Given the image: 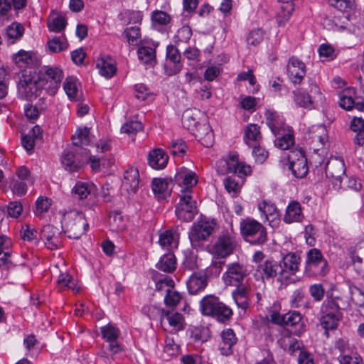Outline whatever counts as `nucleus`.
Returning a JSON list of instances; mask_svg holds the SVG:
<instances>
[{
    "label": "nucleus",
    "mask_w": 364,
    "mask_h": 364,
    "mask_svg": "<svg viewBox=\"0 0 364 364\" xmlns=\"http://www.w3.org/2000/svg\"><path fill=\"white\" fill-rule=\"evenodd\" d=\"M164 302L166 306H175L182 299L181 294L173 289H165Z\"/></svg>",
    "instance_id": "nucleus-53"
},
{
    "label": "nucleus",
    "mask_w": 364,
    "mask_h": 364,
    "mask_svg": "<svg viewBox=\"0 0 364 364\" xmlns=\"http://www.w3.org/2000/svg\"><path fill=\"white\" fill-rule=\"evenodd\" d=\"M178 241V235L172 230H166L159 236V242L163 247L171 249L177 247Z\"/></svg>",
    "instance_id": "nucleus-37"
},
{
    "label": "nucleus",
    "mask_w": 364,
    "mask_h": 364,
    "mask_svg": "<svg viewBox=\"0 0 364 364\" xmlns=\"http://www.w3.org/2000/svg\"><path fill=\"white\" fill-rule=\"evenodd\" d=\"M142 128L143 127L140 122L129 121L122 125L121 127V132L131 136L134 135L139 131H141Z\"/></svg>",
    "instance_id": "nucleus-57"
},
{
    "label": "nucleus",
    "mask_w": 364,
    "mask_h": 364,
    "mask_svg": "<svg viewBox=\"0 0 364 364\" xmlns=\"http://www.w3.org/2000/svg\"><path fill=\"white\" fill-rule=\"evenodd\" d=\"M58 285L62 287H67L72 289L73 291H77L78 289H75V283L74 279L67 272L61 273L58 279Z\"/></svg>",
    "instance_id": "nucleus-60"
},
{
    "label": "nucleus",
    "mask_w": 364,
    "mask_h": 364,
    "mask_svg": "<svg viewBox=\"0 0 364 364\" xmlns=\"http://www.w3.org/2000/svg\"><path fill=\"white\" fill-rule=\"evenodd\" d=\"M151 19L153 26L156 28L159 26H167L171 21V16L160 10L154 11L151 14Z\"/></svg>",
    "instance_id": "nucleus-43"
},
{
    "label": "nucleus",
    "mask_w": 364,
    "mask_h": 364,
    "mask_svg": "<svg viewBox=\"0 0 364 364\" xmlns=\"http://www.w3.org/2000/svg\"><path fill=\"white\" fill-rule=\"evenodd\" d=\"M139 171L136 168H130L125 171L124 176L123 186L128 192L135 193L139 186Z\"/></svg>",
    "instance_id": "nucleus-32"
},
{
    "label": "nucleus",
    "mask_w": 364,
    "mask_h": 364,
    "mask_svg": "<svg viewBox=\"0 0 364 364\" xmlns=\"http://www.w3.org/2000/svg\"><path fill=\"white\" fill-rule=\"evenodd\" d=\"M61 162L65 168L71 172L77 171L79 168L74 159L73 154L68 151H65L63 153Z\"/></svg>",
    "instance_id": "nucleus-50"
},
{
    "label": "nucleus",
    "mask_w": 364,
    "mask_h": 364,
    "mask_svg": "<svg viewBox=\"0 0 364 364\" xmlns=\"http://www.w3.org/2000/svg\"><path fill=\"white\" fill-rule=\"evenodd\" d=\"M287 73L290 80L294 84H300L306 75L305 64L299 58L292 57L287 65Z\"/></svg>",
    "instance_id": "nucleus-18"
},
{
    "label": "nucleus",
    "mask_w": 364,
    "mask_h": 364,
    "mask_svg": "<svg viewBox=\"0 0 364 364\" xmlns=\"http://www.w3.org/2000/svg\"><path fill=\"white\" fill-rule=\"evenodd\" d=\"M95 186L87 182H77L73 188V193L80 200L86 198L87 196L95 193Z\"/></svg>",
    "instance_id": "nucleus-38"
},
{
    "label": "nucleus",
    "mask_w": 364,
    "mask_h": 364,
    "mask_svg": "<svg viewBox=\"0 0 364 364\" xmlns=\"http://www.w3.org/2000/svg\"><path fill=\"white\" fill-rule=\"evenodd\" d=\"M306 267L314 274L321 276L325 275L328 271L326 260L316 248H312L307 252Z\"/></svg>",
    "instance_id": "nucleus-11"
},
{
    "label": "nucleus",
    "mask_w": 364,
    "mask_h": 364,
    "mask_svg": "<svg viewBox=\"0 0 364 364\" xmlns=\"http://www.w3.org/2000/svg\"><path fill=\"white\" fill-rule=\"evenodd\" d=\"M304 218L301 206L297 201H291L287 207L284 221L287 224L301 222Z\"/></svg>",
    "instance_id": "nucleus-28"
},
{
    "label": "nucleus",
    "mask_w": 364,
    "mask_h": 364,
    "mask_svg": "<svg viewBox=\"0 0 364 364\" xmlns=\"http://www.w3.org/2000/svg\"><path fill=\"white\" fill-rule=\"evenodd\" d=\"M44 73L47 83H48L47 92L50 95H54L59 89L63 78V71L58 67H45Z\"/></svg>",
    "instance_id": "nucleus-16"
},
{
    "label": "nucleus",
    "mask_w": 364,
    "mask_h": 364,
    "mask_svg": "<svg viewBox=\"0 0 364 364\" xmlns=\"http://www.w3.org/2000/svg\"><path fill=\"white\" fill-rule=\"evenodd\" d=\"M240 230L246 240L254 245H262L267 240L266 228L258 221L246 218L240 222Z\"/></svg>",
    "instance_id": "nucleus-4"
},
{
    "label": "nucleus",
    "mask_w": 364,
    "mask_h": 364,
    "mask_svg": "<svg viewBox=\"0 0 364 364\" xmlns=\"http://www.w3.org/2000/svg\"><path fill=\"white\" fill-rule=\"evenodd\" d=\"M305 293L302 289H296L290 297V304L291 307L299 308L303 305Z\"/></svg>",
    "instance_id": "nucleus-61"
},
{
    "label": "nucleus",
    "mask_w": 364,
    "mask_h": 364,
    "mask_svg": "<svg viewBox=\"0 0 364 364\" xmlns=\"http://www.w3.org/2000/svg\"><path fill=\"white\" fill-rule=\"evenodd\" d=\"M252 154L256 162L262 164L268 157V152L259 144L252 146Z\"/></svg>",
    "instance_id": "nucleus-62"
},
{
    "label": "nucleus",
    "mask_w": 364,
    "mask_h": 364,
    "mask_svg": "<svg viewBox=\"0 0 364 364\" xmlns=\"http://www.w3.org/2000/svg\"><path fill=\"white\" fill-rule=\"evenodd\" d=\"M37 236V231L34 228H31L29 225H26L23 227L21 237L23 240H27L33 242L35 245H38V240Z\"/></svg>",
    "instance_id": "nucleus-58"
},
{
    "label": "nucleus",
    "mask_w": 364,
    "mask_h": 364,
    "mask_svg": "<svg viewBox=\"0 0 364 364\" xmlns=\"http://www.w3.org/2000/svg\"><path fill=\"white\" fill-rule=\"evenodd\" d=\"M49 50L53 53H58L68 48V43L65 39L61 40L60 37H53L48 42Z\"/></svg>",
    "instance_id": "nucleus-54"
},
{
    "label": "nucleus",
    "mask_w": 364,
    "mask_h": 364,
    "mask_svg": "<svg viewBox=\"0 0 364 364\" xmlns=\"http://www.w3.org/2000/svg\"><path fill=\"white\" fill-rule=\"evenodd\" d=\"M264 116L267 126L274 135L280 134L281 132H285L287 126L277 112L268 109L265 112Z\"/></svg>",
    "instance_id": "nucleus-26"
},
{
    "label": "nucleus",
    "mask_w": 364,
    "mask_h": 364,
    "mask_svg": "<svg viewBox=\"0 0 364 364\" xmlns=\"http://www.w3.org/2000/svg\"><path fill=\"white\" fill-rule=\"evenodd\" d=\"M96 66L99 70L100 74L106 78L112 77L116 73V68L114 64L111 62H107L103 58L97 60Z\"/></svg>",
    "instance_id": "nucleus-45"
},
{
    "label": "nucleus",
    "mask_w": 364,
    "mask_h": 364,
    "mask_svg": "<svg viewBox=\"0 0 364 364\" xmlns=\"http://www.w3.org/2000/svg\"><path fill=\"white\" fill-rule=\"evenodd\" d=\"M310 134L313 141L318 142L321 145L325 144L327 141V130L323 124L313 126L310 129Z\"/></svg>",
    "instance_id": "nucleus-44"
},
{
    "label": "nucleus",
    "mask_w": 364,
    "mask_h": 364,
    "mask_svg": "<svg viewBox=\"0 0 364 364\" xmlns=\"http://www.w3.org/2000/svg\"><path fill=\"white\" fill-rule=\"evenodd\" d=\"M5 209H6L7 213L10 217L16 218L21 215L23 210V207L20 202L12 201L10 202L6 207H4L1 210L4 213Z\"/></svg>",
    "instance_id": "nucleus-59"
},
{
    "label": "nucleus",
    "mask_w": 364,
    "mask_h": 364,
    "mask_svg": "<svg viewBox=\"0 0 364 364\" xmlns=\"http://www.w3.org/2000/svg\"><path fill=\"white\" fill-rule=\"evenodd\" d=\"M326 175L332 179L335 185L341 184L346 173L343 160L340 157H331L326 165Z\"/></svg>",
    "instance_id": "nucleus-13"
},
{
    "label": "nucleus",
    "mask_w": 364,
    "mask_h": 364,
    "mask_svg": "<svg viewBox=\"0 0 364 364\" xmlns=\"http://www.w3.org/2000/svg\"><path fill=\"white\" fill-rule=\"evenodd\" d=\"M66 24V20L62 15L51 16L48 21V29L53 32H61L65 29Z\"/></svg>",
    "instance_id": "nucleus-48"
},
{
    "label": "nucleus",
    "mask_w": 364,
    "mask_h": 364,
    "mask_svg": "<svg viewBox=\"0 0 364 364\" xmlns=\"http://www.w3.org/2000/svg\"><path fill=\"white\" fill-rule=\"evenodd\" d=\"M295 103L301 107L311 109L313 107L312 97L302 89L293 92Z\"/></svg>",
    "instance_id": "nucleus-40"
},
{
    "label": "nucleus",
    "mask_w": 364,
    "mask_h": 364,
    "mask_svg": "<svg viewBox=\"0 0 364 364\" xmlns=\"http://www.w3.org/2000/svg\"><path fill=\"white\" fill-rule=\"evenodd\" d=\"M138 58L144 63L153 66L156 60L155 50L151 47L142 46L138 49Z\"/></svg>",
    "instance_id": "nucleus-41"
},
{
    "label": "nucleus",
    "mask_w": 364,
    "mask_h": 364,
    "mask_svg": "<svg viewBox=\"0 0 364 364\" xmlns=\"http://www.w3.org/2000/svg\"><path fill=\"white\" fill-rule=\"evenodd\" d=\"M246 276L245 268L238 263L228 265L226 272L223 275V280L226 285L238 286Z\"/></svg>",
    "instance_id": "nucleus-14"
},
{
    "label": "nucleus",
    "mask_w": 364,
    "mask_h": 364,
    "mask_svg": "<svg viewBox=\"0 0 364 364\" xmlns=\"http://www.w3.org/2000/svg\"><path fill=\"white\" fill-rule=\"evenodd\" d=\"M287 166L294 176L298 178L305 177L309 172L307 159L301 150L290 151L287 156Z\"/></svg>",
    "instance_id": "nucleus-10"
},
{
    "label": "nucleus",
    "mask_w": 364,
    "mask_h": 364,
    "mask_svg": "<svg viewBox=\"0 0 364 364\" xmlns=\"http://www.w3.org/2000/svg\"><path fill=\"white\" fill-rule=\"evenodd\" d=\"M186 284L190 294H198L207 287L208 277L203 272H194L189 277Z\"/></svg>",
    "instance_id": "nucleus-21"
},
{
    "label": "nucleus",
    "mask_w": 364,
    "mask_h": 364,
    "mask_svg": "<svg viewBox=\"0 0 364 364\" xmlns=\"http://www.w3.org/2000/svg\"><path fill=\"white\" fill-rule=\"evenodd\" d=\"M258 210L264 221H269L272 228L277 226L279 221V214L277 207L272 203L263 201L258 205Z\"/></svg>",
    "instance_id": "nucleus-23"
},
{
    "label": "nucleus",
    "mask_w": 364,
    "mask_h": 364,
    "mask_svg": "<svg viewBox=\"0 0 364 364\" xmlns=\"http://www.w3.org/2000/svg\"><path fill=\"white\" fill-rule=\"evenodd\" d=\"M18 95L20 98L32 100L36 98L41 92L37 80L34 79L30 72H23L19 77L17 85Z\"/></svg>",
    "instance_id": "nucleus-7"
},
{
    "label": "nucleus",
    "mask_w": 364,
    "mask_h": 364,
    "mask_svg": "<svg viewBox=\"0 0 364 364\" xmlns=\"http://www.w3.org/2000/svg\"><path fill=\"white\" fill-rule=\"evenodd\" d=\"M257 272L262 279H271L277 277L278 282H283L284 279H288L286 270L279 262L267 259L257 267ZM289 283L294 282V279H289Z\"/></svg>",
    "instance_id": "nucleus-6"
},
{
    "label": "nucleus",
    "mask_w": 364,
    "mask_h": 364,
    "mask_svg": "<svg viewBox=\"0 0 364 364\" xmlns=\"http://www.w3.org/2000/svg\"><path fill=\"white\" fill-rule=\"evenodd\" d=\"M73 143L75 146L88 145L90 143L89 129L84 128L79 129L72 137Z\"/></svg>",
    "instance_id": "nucleus-51"
},
{
    "label": "nucleus",
    "mask_w": 364,
    "mask_h": 364,
    "mask_svg": "<svg viewBox=\"0 0 364 364\" xmlns=\"http://www.w3.org/2000/svg\"><path fill=\"white\" fill-rule=\"evenodd\" d=\"M218 171L220 174L234 173L239 177L246 176L251 171V167L238 159L236 155L230 156L226 160H221L218 164Z\"/></svg>",
    "instance_id": "nucleus-8"
},
{
    "label": "nucleus",
    "mask_w": 364,
    "mask_h": 364,
    "mask_svg": "<svg viewBox=\"0 0 364 364\" xmlns=\"http://www.w3.org/2000/svg\"><path fill=\"white\" fill-rule=\"evenodd\" d=\"M41 238L50 250L58 249L62 243L61 232L57 228L50 225H45L41 230Z\"/></svg>",
    "instance_id": "nucleus-15"
},
{
    "label": "nucleus",
    "mask_w": 364,
    "mask_h": 364,
    "mask_svg": "<svg viewBox=\"0 0 364 364\" xmlns=\"http://www.w3.org/2000/svg\"><path fill=\"white\" fill-rule=\"evenodd\" d=\"M23 32L24 28L21 24L13 23L7 27L6 30V36L9 40H11L10 43H14L23 36Z\"/></svg>",
    "instance_id": "nucleus-46"
},
{
    "label": "nucleus",
    "mask_w": 364,
    "mask_h": 364,
    "mask_svg": "<svg viewBox=\"0 0 364 364\" xmlns=\"http://www.w3.org/2000/svg\"><path fill=\"white\" fill-rule=\"evenodd\" d=\"M277 137L274 141V144L278 148L286 150L289 149L294 144V138L292 134V130L287 127L285 132H281L280 134L275 135Z\"/></svg>",
    "instance_id": "nucleus-34"
},
{
    "label": "nucleus",
    "mask_w": 364,
    "mask_h": 364,
    "mask_svg": "<svg viewBox=\"0 0 364 364\" xmlns=\"http://www.w3.org/2000/svg\"><path fill=\"white\" fill-rule=\"evenodd\" d=\"M205 116L197 109H186L182 116L183 126L190 131H195V128L203 120Z\"/></svg>",
    "instance_id": "nucleus-25"
},
{
    "label": "nucleus",
    "mask_w": 364,
    "mask_h": 364,
    "mask_svg": "<svg viewBox=\"0 0 364 364\" xmlns=\"http://www.w3.org/2000/svg\"><path fill=\"white\" fill-rule=\"evenodd\" d=\"M344 309L345 305L338 304V299H326L323 301L321 307L320 323L326 330V334L328 330L337 328L341 318L339 311Z\"/></svg>",
    "instance_id": "nucleus-3"
},
{
    "label": "nucleus",
    "mask_w": 364,
    "mask_h": 364,
    "mask_svg": "<svg viewBox=\"0 0 364 364\" xmlns=\"http://www.w3.org/2000/svg\"><path fill=\"white\" fill-rule=\"evenodd\" d=\"M213 230V224L208 221L201 220L194 223L189 232L192 246H198L200 241L205 240L211 235Z\"/></svg>",
    "instance_id": "nucleus-12"
},
{
    "label": "nucleus",
    "mask_w": 364,
    "mask_h": 364,
    "mask_svg": "<svg viewBox=\"0 0 364 364\" xmlns=\"http://www.w3.org/2000/svg\"><path fill=\"white\" fill-rule=\"evenodd\" d=\"M193 134L200 141L205 147H210L213 144V134L209 124L206 122L205 117L195 128V131H192Z\"/></svg>",
    "instance_id": "nucleus-22"
},
{
    "label": "nucleus",
    "mask_w": 364,
    "mask_h": 364,
    "mask_svg": "<svg viewBox=\"0 0 364 364\" xmlns=\"http://www.w3.org/2000/svg\"><path fill=\"white\" fill-rule=\"evenodd\" d=\"M77 80L73 77L66 78L64 83V90L70 100H75L77 95Z\"/></svg>",
    "instance_id": "nucleus-52"
},
{
    "label": "nucleus",
    "mask_w": 364,
    "mask_h": 364,
    "mask_svg": "<svg viewBox=\"0 0 364 364\" xmlns=\"http://www.w3.org/2000/svg\"><path fill=\"white\" fill-rule=\"evenodd\" d=\"M331 6L343 13L350 12L354 8L353 0H331Z\"/></svg>",
    "instance_id": "nucleus-55"
},
{
    "label": "nucleus",
    "mask_w": 364,
    "mask_h": 364,
    "mask_svg": "<svg viewBox=\"0 0 364 364\" xmlns=\"http://www.w3.org/2000/svg\"><path fill=\"white\" fill-rule=\"evenodd\" d=\"M161 319L162 322L166 320L174 331H178L183 328V317L178 312L166 311L163 314Z\"/></svg>",
    "instance_id": "nucleus-35"
},
{
    "label": "nucleus",
    "mask_w": 364,
    "mask_h": 364,
    "mask_svg": "<svg viewBox=\"0 0 364 364\" xmlns=\"http://www.w3.org/2000/svg\"><path fill=\"white\" fill-rule=\"evenodd\" d=\"M270 321L277 325L294 327V333L300 336L306 330L302 315L296 311H289L285 314L274 312L270 316Z\"/></svg>",
    "instance_id": "nucleus-5"
},
{
    "label": "nucleus",
    "mask_w": 364,
    "mask_h": 364,
    "mask_svg": "<svg viewBox=\"0 0 364 364\" xmlns=\"http://www.w3.org/2000/svg\"><path fill=\"white\" fill-rule=\"evenodd\" d=\"M159 269L165 272H171L176 269V258L172 253L163 255L156 264Z\"/></svg>",
    "instance_id": "nucleus-39"
},
{
    "label": "nucleus",
    "mask_w": 364,
    "mask_h": 364,
    "mask_svg": "<svg viewBox=\"0 0 364 364\" xmlns=\"http://www.w3.org/2000/svg\"><path fill=\"white\" fill-rule=\"evenodd\" d=\"M149 166L154 169H163L167 164L168 156L162 149H156L149 153L148 156Z\"/></svg>",
    "instance_id": "nucleus-30"
},
{
    "label": "nucleus",
    "mask_w": 364,
    "mask_h": 364,
    "mask_svg": "<svg viewBox=\"0 0 364 364\" xmlns=\"http://www.w3.org/2000/svg\"><path fill=\"white\" fill-rule=\"evenodd\" d=\"M338 360L340 364H364L363 358L356 353L340 355Z\"/></svg>",
    "instance_id": "nucleus-63"
},
{
    "label": "nucleus",
    "mask_w": 364,
    "mask_h": 364,
    "mask_svg": "<svg viewBox=\"0 0 364 364\" xmlns=\"http://www.w3.org/2000/svg\"><path fill=\"white\" fill-rule=\"evenodd\" d=\"M171 180L163 178H154L152 181V191L159 198H164L170 193L169 186Z\"/></svg>",
    "instance_id": "nucleus-33"
},
{
    "label": "nucleus",
    "mask_w": 364,
    "mask_h": 364,
    "mask_svg": "<svg viewBox=\"0 0 364 364\" xmlns=\"http://www.w3.org/2000/svg\"><path fill=\"white\" fill-rule=\"evenodd\" d=\"M221 341L219 343V350L223 355H229L232 353V347L237 343V338L231 328H228L221 332Z\"/></svg>",
    "instance_id": "nucleus-24"
},
{
    "label": "nucleus",
    "mask_w": 364,
    "mask_h": 364,
    "mask_svg": "<svg viewBox=\"0 0 364 364\" xmlns=\"http://www.w3.org/2000/svg\"><path fill=\"white\" fill-rule=\"evenodd\" d=\"M350 129L356 133L354 141L359 146L364 144V119L360 117H355L350 122Z\"/></svg>",
    "instance_id": "nucleus-36"
},
{
    "label": "nucleus",
    "mask_w": 364,
    "mask_h": 364,
    "mask_svg": "<svg viewBox=\"0 0 364 364\" xmlns=\"http://www.w3.org/2000/svg\"><path fill=\"white\" fill-rule=\"evenodd\" d=\"M166 55L167 58L175 64L172 74L178 73L181 68L180 65L181 54L175 46L170 45L167 47Z\"/></svg>",
    "instance_id": "nucleus-47"
},
{
    "label": "nucleus",
    "mask_w": 364,
    "mask_h": 364,
    "mask_svg": "<svg viewBox=\"0 0 364 364\" xmlns=\"http://www.w3.org/2000/svg\"><path fill=\"white\" fill-rule=\"evenodd\" d=\"M180 201L176 208L177 218L184 222L191 221L197 213L196 202L188 192L180 193Z\"/></svg>",
    "instance_id": "nucleus-9"
},
{
    "label": "nucleus",
    "mask_w": 364,
    "mask_h": 364,
    "mask_svg": "<svg viewBox=\"0 0 364 364\" xmlns=\"http://www.w3.org/2000/svg\"><path fill=\"white\" fill-rule=\"evenodd\" d=\"M62 223L65 232L68 237L73 239H79L88 228L84 214L76 210L66 212Z\"/></svg>",
    "instance_id": "nucleus-2"
},
{
    "label": "nucleus",
    "mask_w": 364,
    "mask_h": 364,
    "mask_svg": "<svg viewBox=\"0 0 364 364\" xmlns=\"http://www.w3.org/2000/svg\"><path fill=\"white\" fill-rule=\"evenodd\" d=\"M284 264L283 267L287 271L291 272L293 274L299 270L300 264V257L295 253H288L282 258Z\"/></svg>",
    "instance_id": "nucleus-42"
},
{
    "label": "nucleus",
    "mask_w": 364,
    "mask_h": 364,
    "mask_svg": "<svg viewBox=\"0 0 364 364\" xmlns=\"http://www.w3.org/2000/svg\"><path fill=\"white\" fill-rule=\"evenodd\" d=\"M262 140L259 127L256 124H250L244 129V141L248 146L259 144Z\"/></svg>",
    "instance_id": "nucleus-29"
},
{
    "label": "nucleus",
    "mask_w": 364,
    "mask_h": 364,
    "mask_svg": "<svg viewBox=\"0 0 364 364\" xmlns=\"http://www.w3.org/2000/svg\"><path fill=\"white\" fill-rule=\"evenodd\" d=\"M279 343L284 350L291 355H296L297 353L299 354L300 351L305 350L302 348L301 343L291 336L282 337Z\"/></svg>",
    "instance_id": "nucleus-31"
},
{
    "label": "nucleus",
    "mask_w": 364,
    "mask_h": 364,
    "mask_svg": "<svg viewBox=\"0 0 364 364\" xmlns=\"http://www.w3.org/2000/svg\"><path fill=\"white\" fill-rule=\"evenodd\" d=\"M351 299L359 308L360 313L364 316V290L358 287H350Z\"/></svg>",
    "instance_id": "nucleus-49"
},
{
    "label": "nucleus",
    "mask_w": 364,
    "mask_h": 364,
    "mask_svg": "<svg viewBox=\"0 0 364 364\" xmlns=\"http://www.w3.org/2000/svg\"><path fill=\"white\" fill-rule=\"evenodd\" d=\"M13 60L18 67H24L32 63L31 54L27 51L20 50L14 55Z\"/></svg>",
    "instance_id": "nucleus-56"
},
{
    "label": "nucleus",
    "mask_w": 364,
    "mask_h": 364,
    "mask_svg": "<svg viewBox=\"0 0 364 364\" xmlns=\"http://www.w3.org/2000/svg\"><path fill=\"white\" fill-rule=\"evenodd\" d=\"M200 309L203 315L211 316L220 322L229 320L232 315V309L213 294L207 295L201 299Z\"/></svg>",
    "instance_id": "nucleus-1"
},
{
    "label": "nucleus",
    "mask_w": 364,
    "mask_h": 364,
    "mask_svg": "<svg viewBox=\"0 0 364 364\" xmlns=\"http://www.w3.org/2000/svg\"><path fill=\"white\" fill-rule=\"evenodd\" d=\"M103 338L109 343L108 348L112 353H117L122 350L121 345L117 341L119 336V330L112 325H107L101 328Z\"/></svg>",
    "instance_id": "nucleus-20"
},
{
    "label": "nucleus",
    "mask_w": 364,
    "mask_h": 364,
    "mask_svg": "<svg viewBox=\"0 0 364 364\" xmlns=\"http://www.w3.org/2000/svg\"><path fill=\"white\" fill-rule=\"evenodd\" d=\"M234 244L232 238L228 235L220 236L213 246V254L218 257L224 258L232 253Z\"/></svg>",
    "instance_id": "nucleus-19"
},
{
    "label": "nucleus",
    "mask_w": 364,
    "mask_h": 364,
    "mask_svg": "<svg viewBox=\"0 0 364 364\" xmlns=\"http://www.w3.org/2000/svg\"><path fill=\"white\" fill-rule=\"evenodd\" d=\"M354 94L353 89H347L343 92L340 97V106L346 110H351L353 108L358 111L364 109V102L360 100L355 101L352 97Z\"/></svg>",
    "instance_id": "nucleus-27"
},
{
    "label": "nucleus",
    "mask_w": 364,
    "mask_h": 364,
    "mask_svg": "<svg viewBox=\"0 0 364 364\" xmlns=\"http://www.w3.org/2000/svg\"><path fill=\"white\" fill-rule=\"evenodd\" d=\"M351 258L355 269L359 274L364 277V254L363 252L353 254Z\"/></svg>",
    "instance_id": "nucleus-64"
},
{
    "label": "nucleus",
    "mask_w": 364,
    "mask_h": 364,
    "mask_svg": "<svg viewBox=\"0 0 364 364\" xmlns=\"http://www.w3.org/2000/svg\"><path fill=\"white\" fill-rule=\"evenodd\" d=\"M175 178L179 186H183L181 190V193L188 192L191 195L192 188L198 182L196 174L186 168H181L176 173Z\"/></svg>",
    "instance_id": "nucleus-17"
}]
</instances>
